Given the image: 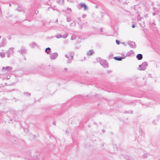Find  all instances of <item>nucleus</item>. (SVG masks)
<instances>
[{"label":"nucleus","mask_w":160,"mask_h":160,"mask_svg":"<svg viewBox=\"0 0 160 160\" xmlns=\"http://www.w3.org/2000/svg\"><path fill=\"white\" fill-rule=\"evenodd\" d=\"M45 52L48 53H49V52H50V49L49 48H46L45 50Z\"/></svg>","instance_id":"nucleus-2"},{"label":"nucleus","mask_w":160,"mask_h":160,"mask_svg":"<svg viewBox=\"0 0 160 160\" xmlns=\"http://www.w3.org/2000/svg\"><path fill=\"white\" fill-rule=\"evenodd\" d=\"M69 57V56H68V58H70V57Z\"/></svg>","instance_id":"nucleus-9"},{"label":"nucleus","mask_w":160,"mask_h":160,"mask_svg":"<svg viewBox=\"0 0 160 160\" xmlns=\"http://www.w3.org/2000/svg\"><path fill=\"white\" fill-rule=\"evenodd\" d=\"M66 71H67V69L66 68H65L64 69Z\"/></svg>","instance_id":"nucleus-8"},{"label":"nucleus","mask_w":160,"mask_h":160,"mask_svg":"<svg viewBox=\"0 0 160 160\" xmlns=\"http://www.w3.org/2000/svg\"><path fill=\"white\" fill-rule=\"evenodd\" d=\"M132 28H134L135 27V26L134 25H132Z\"/></svg>","instance_id":"nucleus-7"},{"label":"nucleus","mask_w":160,"mask_h":160,"mask_svg":"<svg viewBox=\"0 0 160 160\" xmlns=\"http://www.w3.org/2000/svg\"><path fill=\"white\" fill-rule=\"evenodd\" d=\"M73 58V57L71 56V58Z\"/></svg>","instance_id":"nucleus-10"},{"label":"nucleus","mask_w":160,"mask_h":160,"mask_svg":"<svg viewBox=\"0 0 160 160\" xmlns=\"http://www.w3.org/2000/svg\"><path fill=\"white\" fill-rule=\"evenodd\" d=\"M81 7H83L84 8V9H87V6L86 5L84 4H81Z\"/></svg>","instance_id":"nucleus-4"},{"label":"nucleus","mask_w":160,"mask_h":160,"mask_svg":"<svg viewBox=\"0 0 160 160\" xmlns=\"http://www.w3.org/2000/svg\"><path fill=\"white\" fill-rule=\"evenodd\" d=\"M114 58L115 59V60H118V61H121L122 60V58H122L121 57L118 58L117 57H115Z\"/></svg>","instance_id":"nucleus-3"},{"label":"nucleus","mask_w":160,"mask_h":160,"mask_svg":"<svg viewBox=\"0 0 160 160\" xmlns=\"http://www.w3.org/2000/svg\"><path fill=\"white\" fill-rule=\"evenodd\" d=\"M116 42L117 44L119 45L120 43L119 41L118 40H116Z\"/></svg>","instance_id":"nucleus-5"},{"label":"nucleus","mask_w":160,"mask_h":160,"mask_svg":"<svg viewBox=\"0 0 160 160\" xmlns=\"http://www.w3.org/2000/svg\"><path fill=\"white\" fill-rule=\"evenodd\" d=\"M137 58L139 60H141L142 58V56L141 54H138L137 56Z\"/></svg>","instance_id":"nucleus-1"},{"label":"nucleus","mask_w":160,"mask_h":160,"mask_svg":"<svg viewBox=\"0 0 160 160\" xmlns=\"http://www.w3.org/2000/svg\"><path fill=\"white\" fill-rule=\"evenodd\" d=\"M92 53V52H91V51H89L88 52V54L89 55H91Z\"/></svg>","instance_id":"nucleus-6"}]
</instances>
